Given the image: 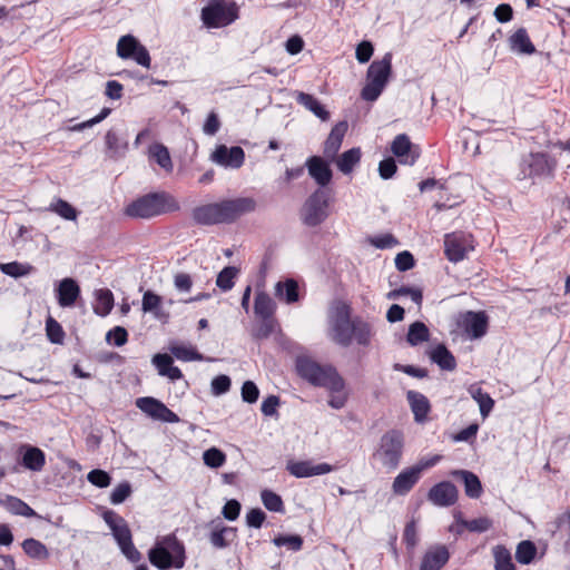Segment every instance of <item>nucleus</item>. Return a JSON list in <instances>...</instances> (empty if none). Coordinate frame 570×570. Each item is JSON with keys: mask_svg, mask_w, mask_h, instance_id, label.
I'll list each match as a JSON object with an SVG mask.
<instances>
[{"mask_svg": "<svg viewBox=\"0 0 570 570\" xmlns=\"http://www.w3.org/2000/svg\"><path fill=\"white\" fill-rule=\"evenodd\" d=\"M354 321L351 320L350 307L345 304L336 306L331 320L330 337L341 346H348L353 341Z\"/></svg>", "mask_w": 570, "mask_h": 570, "instance_id": "9d476101", "label": "nucleus"}, {"mask_svg": "<svg viewBox=\"0 0 570 570\" xmlns=\"http://www.w3.org/2000/svg\"><path fill=\"white\" fill-rule=\"evenodd\" d=\"M441 455L435 454L428 459L420 460L411 468L403 470L393 481L392 490L397 495H404L417 483L422 473L434 466L440 460Z\"/></svg>", "mask_w": 570, "mask_h": 570, "instance_id": "1a4fd4ad", "label": "nucleus"}, {"mask_svg": "<svg viewBox=\"0 0 570 570\" xmlns=\"http://www.w3.org/2000/svg\"><path fill=\"white\" fill-rule=\"evenodd\" d=\"M461 325L471 338H480L487 333L488 317L484 313L470 311L462 316Z\"/></svg>", "mask_w": 570, "mask_h": 570, "instance_id": "dca6fc26", "label": "nucleus"}, {"mask_svg": "<svg viewBox=\"0 0 570 570\" xmlns=\"http://www.w3.org/2000/svg\"><path fill=\"white\" fill-rule=\"evenodd\" d=\"M46 332L51 343L61 344L63 342L65 332L61 325L51 316L47 318Z\"/></svg>", "mask_w": 570, "mask_h": 570, "instance_id": "3c124183", "label": "nucleus"}, {"mask_svg": "<svg viewBox=\"0 0 570 570\" xmlns=\"http://www.w3.org/2000/svg\"><path fill=\"white\" fill-rule=\"evenodd\" d=\"M406 396L415 421L423 422L430 411L429 400L423 394L415 391H409Z\"/></svg>", "mask_w": 570, "mask_h": 570, "instance_id": "cd10ccee", "label": "nucleus"}, {"mask_svg": "<svg viewBox=\"0 0 570 570\" xmlns=\"http://www.w3.org/2000/svg\"><path fill=\"white\" fill-rule=\"evenodd\" d=\"M306 166L311 177L322 187L331 181L332 170L323 158L313 156L307 160Z\"/></svg>", "mask_w": 570, "mask_h": 570, "instance_id": "5701e85b", "label": "nucleus"}, {"mask_svg": "<svg viewBox=\"0 0 570 570\" xmlns=\"http://www.w3.org/2000/svg\"><path fill=\"white\" fill-rule=\"evenodd\" d=\"M7 508L14 514L23 515V517H36L37 513L32 508H30L26 502L22 500L14 498V497H8L7 498Z\"/></svg>", "mask_w": 570, "mask_h": 570, "instance_id": "09e8293b", "label": "nucleus"}, {"mask_svg": "<svg viewBox=\"0 0 570 570\" xmlns=\"http://www.w3.org/2000/svg\"><path fill=\"white\" fill-rule=\"evenodd\" d=\"M511 50L523 53L532 55L535 51L533 43L531 42L527 30L524 28L518 29L509 39Z\"/></svg>", "mask_w": 570, "mask_h": 570, "instance_id": "c85d7f7f", "label": "nucleus"}, {"mask_svg": "<svg viewBox=\"0 0 570 570\" xmlns=\"http://www.w3.org/2000/svg\"><path fill=\"white\" fill-rule=\"evenodd\" d=\"M117 55L121 59H134L138 65L149 68L148 50L131 35L120 37L117 43Z\"/></svg>", "mask_w": 570, "mask_h": 570, "instance_id": "9b49d317", "label": "nucleus"}, {"mask_svg": "<svg viewBox=\"0 0 570 570\" xmlns=\"http://www.w3.org/2000/svg\"><path fill=\"white\" fill-rule=\"evenodd\" d=\"M212 158L219 165L239 168L244 163L245 154L240 147L236 146L227 148L226 146L222 145L215 149Z\"/></svg>", "mask_w": 570, "mask_h": 570, "instance_id": "f3484780", "label": "nucleus"}, {"mask_svg": "<svg viewBox=\"0 0 570 570\" xmlns=\"http://www.w3.org/2000/svg\"><path fill=\"white\" fill-rule=\"evenodd\" d=\"M19 452L21 454V464L26 469L32 472H40L43 469L46 464V454L41 449L29 444H22Z\"/></svg>", "mask_w": 570, "mask_h": 570, "instance_id": "aec40b11", "label": "nucleus"}, {"mask_svg": "<svg viewBox=\"0 0 570 570\" xmlns=\"http://www.w3.org/2000/svg\"><path fill=\"white\" fill-rule=\"evenodd\" d=\"M495 570H515L510 551L503 546L493 548Z\"/></svg>", "mask_w": 570, "mask_h": 570, "instance_id": "a19ab883", "label": "nucleus"}, {"mask_svg": "<svg viewBox=\"0 0 570 570\" xmlns=\"http://www.w3.org/2000/svg\"><path fill=\"white\" fill-rule=\"evenodd\" d=\"M170 199L164 193H150L129 203L124 213L130 218L150 219L166 213Z\"/></svg>", "mask_w": 570, "mask_h": 570, "instance_id": "423d86ee", "label": "nucleus"}, {"mask_svg": "<svg viewBox=\"0 0 570 570\" xmlns=\"http://www.w3.org/2000/svg\"><path fill=\"white\" fill-rule=\"evenodd\" d=\"M458 524L471 532L482 533L491 529L493 521L488 517H481L469 521L460 520Z\"/></svg>", "mask_w": 570, "mask_h": 570, "instance_id": "a18cd8bd", "label": "nucleus"}, {"mask_svg": "<svg viewBox=\"0 0 570 570\" xmlns=\"http://www.w3.org/2000/svg\"><path fill=\"white\" fill-rule=\"evenodd\" d=\"M275 296L284 299L287 304L298 301V284L293 278H287L285 282H278L275 285Z\"/></svg>", "mask_w": 570, "mask_h": 570, "instance_id": "7c9ffc66", "label": "nucleus"}, {"mask_svg": "<svg viewBox=\"0 0 570 570\" xmlns=\"http://www.w3.org/2000/svg\"><path fill=\"white\" fill-rule=\"evenodd\" d=\"M392 71V53L387 52L381 60H374L366 73V85L361 97L366 101H375L386 86Z\"/></svg>", "mask_w": 570, "mask_h": 570, "instance_id": "39448f33", "label": "nucleus"}, {"mask_svg": "<svg viewBox=\"0 0 570 570\" xmlns=\"http://www.w3.org/2000/svg\"><path fill=\"white\" fill-rule=\"evenodd\" d=\"M149 155L167 173L173 170V163L168 149L161 144H154L149 147Z\"/></svg>", "mask_w": 570, "mask_h": 570, "instance_id": "e433bc0d", "label": "nucleus"}, {"mask_svg": "<svg viewBox=\"0 0 570 570\" xmlns=\"http://www.w3.org/2000/svg\"><path fill=\"white\" fill-rule=\"evenodd\" d=\"M104 520L112 531L118 544L131 539L130 529L122 517L111 510H108L104 513Z\"/></svg>", "mask_w": 570, "mask_h": 570, "instance_id": "4be33fe9", "label": "nucleus"}, {"mask_svg": "<svg viewBox=\"0 0 570 570\" xmlns=\"http://www.w3.org/2000/svg\"><path fill=\"white\" fill-rule=\"evenodd\" d=\"M537 553V548L533 542L529 540L521 541L515 551V559L521 564H529L532 562Z\"/></svg>", "mask_w": 570, "mask_h": 570, "instance_id": "79ce46f5", "label": "nucleus"}, {"mask_svg": "<svg viewBox=\"0 0 570 570\" xmlns=\"http://www.w3.org/2000/svg\"><path fill=\"white\" fill-rule=\"evenodd\" d=\"M277 547L288 546L292 550L297 551L302 548L303 540L299 535H279L273 540Z\"/></svg>", "mask_w": 570, "mask_h": 570, "instance_id": "052dcab7", "label": "nucleus"}, {"mask_svg": "<svg viewBox=\"0 0 570 570\" xmlns=\"http://www.w3.org/2000/svg\"><path fill=\"white\" fill-rule=\"evenodd\" d=\"M346 131H347V122L346 121H340L332 128V130L324 144V155L327 158H330V159L335 158L337 151L341 148V145H342V141H343V138H344Z\"/></svg>", "mask_w": 570, "mask_h": 570, "instance_id": "b1692460", "label": "nucleus"}, {"mask_svg": "<svg viewBox=\"0 0 570 570\" xmlns=\"http://www.w3.org/2000/svg\"><path fill=\"white\" fill-rule=\"evenodd\" d=\"M203 461L208 468L218 469L225 464L226 454L217 448H210L203 453Z\"/></svg>", "mask_w": 570, "mask_h": 570, "instance_id": "de8ad7c7", "label": "nucleus"}, {"mask_svg": "<svg viewBox=\"0 0 570 570\" xmlns=\"http://www.w3.org/2000/svg\"><path fill=\"white\" fill-rule=\"evenodd\" d=\"M106 145L108 149L112 153L111 157L122 155L127 149V142H120L117 134L112 130H109L106 134Z\"/></svg>", "mask_w": 570, "mask_h": 570, "instance_id": "5fc2aeb1", "label": "nucleus"}, {"mask_svg": "<svg viewBox=\"0 0 570 570\" xmlns=\"http://www.w3.org/2000/svg\"><path fill=\"white\" fill-rule=\"evenodd\" d=\"M395 266L399 271L405 272L414 266V257L410 252H402L395 257Z\"/></svg>", "mask_w": 570, "mask_h": 570, "instance_id": "69168bd1", "label": "nucleus"}, {"mask_svg": "<svg viewBox=\"0 0 570 570\" xmlns=\"http://www.w3.org/2000/svg\"><path fill=\"white\" fill-rule=\"evenodd\" d=\"M531 174L534 175H550L553 167L550 165L549 159L543 154L531 155V161L529 164Z\"/></svg>", "mask_w": 570, "mask_h": 570, "instance_id": "37998d69", "label": "nucleus"}, {"mask_svg": "<svg viewBox=\"0 0 570 570\" xmlns=\"http://www.w3.org/2000/svg\"><path fill=\"white\" fill-rule=\"evenodd\" d=\"M22 549L27 556L37 560H45L49 557L47 547L36 539H26L22 542Z\"/></svg>", "mask_w": 570, "mask_h": 570, "instance_id": "58836bf2", "label": "nucleus"}, {"mask_svg": "<svg viewBox=\"0 0 570 570\" xmlns=\"http://www.w3.org/2000/svg\"><path fill=\"white\" fill-rule=\"evenodd\" d=\"M106 338H107L108 342H110L111 338H112L114 340V344L116 346H122L127 342L128 333H127V331L124 327L116 326L115 328H112L111 331H109L107 333Z\"/></svg>", "mask_w": 570, "mask_h": 570, "instance_id": "338daca9", "label": "nucleus"}, {"mask_svg": "<svg viewBox=\"0 0 570 570\" xmlns=\"http://www.w3.org/2000/svg\"><path fill=\"white\" fill-rule=\"evenodd\" d=\"M257 203L253 197H237L197 206L191 216L199 225L232 224L243 215L253 213Z\"/></svg>", "mask_w": 570, "mask_h": 570, "instance_id": "f03ea898", "label": "nucleus"}, {"mask_svg": "<svg viewBox=\"0 0 570 570\" xmlns=\"http://www.w3.org/2000/svg\"><path fill=\"white\" fill-rule=\"evenodd\" d=\"M213 530L209 535V541L215 548H226L235 538V529L222 525V522L215 524L212 522Z\"/></svg>", "mask_w": 570, "mask_h": 570, "instance_id": "bb28decb", "label": "nucleus"}, {"mask_svg": "<svg viewBox=\"0 0 570 570\" xmlns=\"http://www.w3.org/2000/svg\"><path fill=\"white\" fill-rule=\"evenodd\" d=\"M444 247L448 259L454 263L462 261L465 254L473 249L471 236L463 233L446 234Z\"/></svg>", "mask_w": 570, "mask_h": 570, "instance_id": "ddd939ff", "label": "nucleus"}, {"mask_svg": "<svg viewBox=\"0 0 570 570\" xmlns=\"http://www.w3.org/2000/svg\"><path fill=\"white\" fill-rule=\"evenodd\" d=\"M230 389V379L227 375H218L212 381V392L214 395H222Z\"/></svg>", "mask_w": 570, "mask_h": 570, "instance_id": "0e129e2a", "label": "nucleus"}, {"mask_svg": "<svg viewBox=\"0 0 570 570\" xmlns=\"http://www.w3.org/2000/svg\"><path fill=\"white\" fill-rule=\"evenodd\" d=\"M451 475L461 479L465 494L471 499H479L482 494V484L476 474L468 470H454Z\"/></svg>", "mask_w": 570, "mask_h": 570, "instance_id": "393cba45", "label": "nucleus"}, {"mask_svg": "<svg viewBox=\"0 0 570 570\" xmlns=\"http://www.w3.org/2000/svg\"><path fill=\"white\" fill-rule=\"evenodd\" d=\"M171 354L181 361H203L204 357L196 350L185 345H173L170 346Z\"/></svg>", "mask_w": 570, "mask_h": 570, "instance_id": "8fccbe9b", "label": "nucleus"}, {"mask_svg": "<svg viewBox=\"0 0 570 570\" xmlns=\"http://www.w3.org/2000/svg\"><path fill=\"white\" fill-rule=\"evenodd\" d=\"M404 450V435L399 430L384 433L373 453V458L389 471L395 470L402 460Z\"/></svg>", "mask_w": 570, "mask_h": 570, "instance_id": "20e7f679", "label": "nucleus"}, {"mask_svg": "<svg viewBox=\"0 0 570 570\" xmlns=\"http://www.w3.org/2000/svg\"><path fill=\"white\" fill-rule=\"evenodd\" d=\"M298 104L312 111L321 120L326 121L330 119V112L321 105V102L309 94L298 92L296 96Z\"/></svg>", "mask_w": 570, "mask_h": 570, "instance_id": "473e14b6", "label": "nucleus"}, {"mask_svg": "<svg viewBox=\"0 0 570 570\" xmlns=\"http://www.w3.org/2000/svg\"><path fill=\"white\" fill-rule=\"evenodd\" d=\"M262 501L269 511L279 512L283 510L282 498L269 490L262 491Z\"/></svg>", "mask_w": 570, "mask_h": 570, "instance_id": "4d7b16f0", "label": "nucleus"}, {"mask_svg": "<svg viewBox=\"0 0 570 570\" xmlns=\"http://www.w3.org/2000/svg\"><path fill=\"white\" fill-rule=\"evenodd\" d=\"M58 304L61 307L72 306L80 295V287L73 278L61 279L56 288Z\"/></svg>", "mask_w": 570, "mask_h": 570, "instance_id": "412c9836", "label": "nucleus"}, {"mask_svg": "<svg viewBox=\"0 0 570 570\" xmlns=\"http://www.w3.org/2000/svg\"><path fill=\"white\" fill-rule=\"evenodd\" d=\"M259 390L252 381H246L242 386V399L247 403H255L258 399Z\"/></svg>", "mask_w": 570, "mask_h": 570, "instance_id": "e2e57ef3", "label": "nucleus"}, {"mask_svg": "<svg viewBox=\"0 0 570 570\" xmlns=\"http://www.w3.org/2000/svg\"><path fill=\"white\" fill-rule=\"evenodd\" d=\"M87 480L97 488H107L111 483V476L100 469L91 470L87 474Z\"/></svg>", "mask_w": 570, "mask_h": 570, "instance_id": "6e6d98bb", "label": "nucleus"}, {"mask_svg": "<svg viewBox=\"0 0 570 570\" xmlns=\"http://www.w3.org/2000/svg\"><path fill=\"white\" fill-rule=\"evenodd\" d=\"M450 554L445 546L430 547L422 558L420 570H440L449 560Z\"/></svg>", "mask_w": 570, "mask_h": 570, "instance_id": "a211bd4d", "label": "nucleus"}, {"mask_svg": "<svg viewBox=\"0 0 570 570\" xmlns=\"http://www.w3.org/2000/svg\"><path fill=\"white\" fill-rule=\"evenodd\" d=\"M237 19V7L224 0H210L202 10V20L209 28H220Z\"/></svg>", "mask_w": 570, "mask_h": 570, "instance_id": "6e6552de", "label": "nucleus"}, {"mask_svg": "<svg viewBox=\"0 0 570 570\" xmlns=\"http://www.w3.org/2000/svg\"><path fill=\"white\" fill-rule=\"evenodd\" d=\"M96 304L94 311L97 315L107 316L114 307V295L107 288L97 289L95 292Z\"/></svg>", "mask_w": 570, "mask_h": 570, "instance_id": "f704fd0d", "label": "nucleus"}, {"mask_svg": "<svg viewBox=\"0 0 570 570\" xmlns=\"http://www.w3.org/2000/svg\"><path fill=\"white\" fill-rule=\"evenodd\" d=\"M286 470L295 478H309L330 473L334 468L328 463L314 464L312 461H288Z\"/></svg>", "mask_w": 570, "mask_h": 570, "instance_id": "4468645a", "label": "nucleus"}, {"mask_svg": "<svg viewBox=\"0 0 570 570\" xmlns=\"http://www.w3.org/2000/svg\"><path fill=\"white\" fill-rule=\"evenodd\" d=\"M298 374L315 386L325 387L331 397L328 404L333 409H342L347 400L345 382L332 365H321L308 357H299L296 362Z\"/></svg>", "mask_w": 570, "mask_h": 570, "instance_id": "f257e3e1", "label": "nucleus"}, {"mask_svg": "<svg viewBox=\"0 0 570 570\" xmlns=\"http://www.w3.org/2000/svg\"><path fill=\"white\" fill-rule=\"evenodd\" d=\"M136 406L146 415L154 420L168 423L179 422L176 413L169 410L163 402L151 396L138 397L135 402Z\"/></svg>", "mask_w": 570, "mask_h": 570, "instance_id": "f8f14e48", "label": "nucleus"}, {"mask_svg": "<svg viewBox=\"0 0 570 570\" xmlns=\"http://www.w3.org/2000/svg\"><path fill=\"white\" fill-rule=\"evenodd\" d=\"M391 150L400 159V163L405 165H413L419 157V153L413 149V145L405 134H400L394 138Z\"/></svg>", "mask_w": 570, "mask_h": 570, "instance_id": "6ab92c4d", "label": "nucleus"}, {"mask_svg": "<svg viewBox=\"0 0 570 570\" xmlns=\"http://www.w3.org/2000/svg\"><path fill=\"white\" fill-rule=\"evenodd\" d=\"M276 327V321L274 318H262V323L254 332L256 338H267Z\"/></svg>", "mask_w": 570, "mask_h": 570, "instance_id": "680f3d73", "label": "nucleus"}, {"mask_svg": "<svg viewBox=\"0 0 570 570\" xmlns=\"http://www.w3.org/2000/svg\"><path fill=\"white\" fill-rule=\"evenodd\" d=\"M330 191L316 189L304 203L301 210L302 222L309 227L322 224L328 217Z\"/></svg>", "mask_w": 570, "mask_h": 570, "instance_id": "0eeeda50", "label": "nucleus"}, {"mask_svg": "<svg viewBox=\"0 0 570 570\" xmlns=\"http://www.w3.org/2000/svg\"><path fill=\"white\" fill-rule=\"evenodd\" d=\"M161 305V297L151 291H147L142 296L141 307L145 313H151Z\"/></svg>", "mask_w": 570, "mask_h": 570, "instance_id": "bf43d9fd", "label": "nucleus"}, {"mask_svg": "<svg viewBox=\"0 0 570 570\" xmlns=\"http://www.w3.org/2000/svg\"><path fill=\"white\" fill-rule=\"evenodd\" d=\"M428 498L435 505L450 507L458 500V489L451 482L443 481L430 489Z\"/></svg>", "mask_w": 570, "mask_h": 570, "instance_id": "2eb2a0df", "label": "nucleus"}, {"mask_svg": "<svg viewBox=\"0 0 570 570\" xmlns=\"http://www.w3.org/2000/svg\"><path fill=\"white\" fill-rule=\"evenodd\" d=\"M238 272L239 269L234 266L223 268L217 276L216 285L225 292L232 289Z\"/></svg>", "mask_w": 570, "mask_h": 570, "instance_id": "c03bdc74", "label": "nucleus"}, {"mask_svg": "<svg viewBox=\"0 0 570 570\" xmlns=\"http://www.w3.org/2000/svg\"><path fill=\"white\" fill-rule=\"evenodd\" d=\"M131 494V487L128 482L119 483L110 494L112 504L122 503Z\"/></svg>", "mask_w": 570, "mask_h": 570, "instance_id": "13d9d810", "label": "nucleus"}, {"mask_svg": "<svg viewBox=\"0 0 570 570\" xmlns=\"http://www.w3.org/2000/svg\"><path fill=\"white\" fill-rule=\"evenodd\" d=\"M148 557L149 561L160 570L180 569L185 564V548L175 534H168L156 541Z\"/></svg>", "mask_w": 570, "mask_h": 570, "instance_id": "7ed1b4c3", "label": "nucleus"}, {"mask_svg": "<svg viewBox=\"0 0 570 570\" xmlns=\"http://www.w3.org/2000/svg\"><path fill=\"white\" fill-rule=\"evenodd\" d=\"M361 159V150L360 148H352L345 153H343L336 160V165L338 169L343 174H348L352 171L353 167Z\"/></svg>", "mask_w": 570, "mask_h": 570, "instance_id": "4c0bfd02", "label": "nucleus"}, {"mask_svg": "<svg viewBox=\"0 0 570 570\" xmlns=\"http://www.w3.org/2000/svg\"><path fill=\"white\" fill-rule=\"evenodd\" d=\"M429 354L430 358L442 370L453 371L456 366L454 356L443 344L432 348Z\"/></svg>", "mask_w": 570, "mask_h": 570, "instance_id": "2f4dec72", "label": "nucleus"}, {"mask_svg": "<svg viewBox=\"0 0 570 570\" xmlns=\"http://www.w3.org/2000/svg\"><path fill=\"white\" fill-rule=\"evenodd\" d=\"M33 266L27 263L11 262L0 264V271L11 277L27 276L33 272Z\"/></svg>", "mask_w": 570, "mask_h": 570, "instance_id": "ea45409f", "label": "nucleus"}, {"mask_svg": "<svg viewBox=\"0 0 570 570\" xmlns=\"http://www.w3.org/2000/svg\"><path fill=\"white\" fill-rule=\"evenodd\" d=\"M173 357L168 354H156L153 357V364L156 366L158 374L166 376L171 381L183 377L181 371L173 365Z\"/></svg>", "mask_w": 570, "mask_h": 570, "instance_id": "a878e982", "label": "nucleus"}, {"mask_svg": "<svg viewBox=\"0 0 570 570\" xmlns=\"http://www.w3.org/2000/svg\"><path fill=\"white\" fill-rule=\"evenodd\" d=\"M429 338L430 331L424 323L416 321L410 325L406 335V341L410 345L416 346L423 342L429 341Z\"/></svg>", "mask_w": 570, "mask_h": 570, "instance_id": "c9c22d12", "label": "nucleus"}, {"mask_svg": "<svg viewBox=\"0 0 570 570\" xmlns=\"http://www.w3.org/2000/svg\"><path fill=\"white\" fill-rule=\"evenodd\" d=\"M401 296H410L411 299L416 303L417 305H421L422 303V292L416 288H411L406 286H402L400 288L393 289L387 294V298L390 299H396Z\"/></svg>", "mask_w": 570, "mask_h": 570, "instance_id": "864d4df0", "label": "nucleus"}, {"mask_svg": "<svg viewBox=\"0 0 570 570\" xmlns=\"http://www.w3.org/2000/svg\"><path fill=\"white\" fill-rule=\"evenodd\" d=\"M469 393L472 396V399L479 404L482 417H488L494 406L493 399L488 393H484L482 389L476 384H473L469 387Z\"/></svg>", "mask_w": 570, "mask_h": 570, "instance_id": "72a5a7b5", "label": "nucleus"}, {"mask_svg": "<svg viewBox=\"0 0 570 570\" xmlns=\"http://www.w3.org/2000/svg\"><path fill=\"white\" fill-rule=\"evenodd\" d=\"M276 304L265 292H258L255 296L254 312L261 318H274Z\"/></svg>", "mask_w": 570, "mask_h": 570, "instance_id": "c756f323", "label": "nucleus"}, {"mask_svg": "<svg viewBox=\"0 0 570 570\" xmlns=\"http://www.w3.org/2000/svg\"><path fill=\"white\" fill-rule=\"evenodd\" d=\"M353 338L360 345H367L371 338L370 325L361 320H355L353 327Z\"/></svg>", "mask_w": 570, "mask_h": 570, "instance_id": "603ef678", "label": "nucleus"}, {"mask_svg": "<svg viewBox=\"0 0 570 570\" xmlns=\"http://www.w3.org/2000/svg\"><path fill=\"white\" fill-rule=\"evenodd\" d=\"M239 512H240V504L236 500L227 501L225 503V505L223 507V511H222L224 518L229 521L236 520L239 515Z\"/></svg>", "mask_w": 570, "mask_h": 570, "instance_id": "774afa93", "label": "nucleus"}, {"mask_svg": "<svg viewBox=\"0 0 570 570\" xmlns=\"http://www.w3.org/2000/svg\"><path fill=\"white\" fill-rule=\"evenodd\" d=\"M49 210L68 220H76L78 215L77 209L63 199H58L50 204Z\"/></svg>", "mask_w": 570, "mask_h": 570, "instance_id": "49530a36", "label": "nucleus"}]
</instances>
